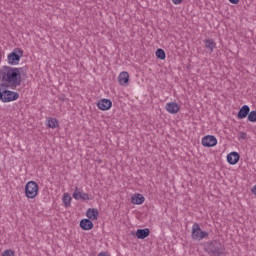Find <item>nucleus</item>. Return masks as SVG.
Here are the masks:
<instances>
[{
    "mask_svg": "<svg viewBox=\"0 0 256 256\" xmlns=\"http://www.w3.org/2000/svg\"><path fill=\"white\" fill-rule=\"evenodd\" d=\"M22 69L23 68L3 66L0 69V80L2 81L1 87H10V89H17V87H21Z\"/></svg>",
    "mask_w": 256,
    "mask_h": 256,
    "instance_id": "f257e3e1",
    "label": "nucleus"
},
{
    "mask_svg": "<svg viewBox=\"0 0 256 256\" xmlns=\"http://www.w3.org/2000/svg\"><path fill=\"white\" fill-rule=\"evenodd\" d=\"M205 251L210 256H221L225 253V247L221 242L213 240L206 244Z\"/></svg>",
    "mask_w": 256,
    "mask_h": 256,
    "instance_id": "f03ea898",
    "label": "nucleus"
},
{
    "mask_svg": "<svg viewBox=\"0 0 256 256\" xmlns=\"http://www.w3.org/2000/svg\"><path fill=\"white\" fill-rule=\"evenodd\" d=\"M39 193V185L35 181H29L25 186V195L28 199H35Z\"/></svg>",
    "mask_w": 256,
    "mask_h": 256,
    "instance_id": "7ed1b4c3",
    "label": "nucleus"
},
{
    "mask_svg": "<svg viewBox=\"0 0 256 256\" xmlns=\"http://www.w3.org/2000/svg\"><path fill=\"white\" fill-rule=\"evenodd\" d=\"M191 237L195 241H201L202 239H205V237H209V233L201 230V226H199V223H194L192 226Z\"/></svg>",
    "mask_w": 256,
    "mask_h": 256,
    "instance_id": "20e7f679",
    "label": "nucleus"
},
{
    "mask_svg": "<svg viewBox=\"0 0 256 256\" xmlns=\"http://www.w3.org/2000/svg\"><path fill=\"white\" fill-rule=\"evenodd\" d=\"M21 57H23V49L15 48L10 54H8V64L9 65H19V61H21Z\"/></svg>",
    "mask_w": 256,
    "mask_h": 256,
    "instance_id": "39448f33",
    "label": "nucleus"
},
{
    "mask_svg": "<svg viewBox=\"0 0 256 256\" xmlns=\"http://www.w3.org/2000/svg\"><path fill=\"white\" fill-rule=\"evenodd\" d=\"M17 99H19V92L11 90L2 91V103H11V101H17Z\"/></svg>",
    "mask_w": 256,
    "mask_h": 256,
    "instance_id": "423d86ee",
    "label": "nucleus"
},
{
    "mask_svg": "<svg viewBox=\"0 0 256 256\" xmlns=\"http://www.w3.org/2000/svg\"><path fill=\"white\" fill-rule=\"evenodd\" d=\"M97 107L100 111H109L113 107V102L110 99L104 98L98 101Z\"/></svg>",
    "mask_w": 256,
    "mask_h": 256,
    "instance_id": "0eeeda50",
    "label": "nucleus"
},
{
    "mask_svg": "<svg viewBox=\"0 0 256 256\" xmlns=\"http://www.w3.org/2000/svg\"><path fill=\"white\" fill-rule=\"evenodd\" d=\"M203 147H215L217 145V138L213 135H207L202 138Z\"/></svg>",
    "mask_w": 256,
    "mask_h": 256,
    "instance_id": "6e6552de",
    "label": "nucleus"
},
{
    "mask_svg": "<svg viewBox=\"0 0 256 256\" xmlns=\"http://www.w3.org/2000/svg\"><path fill=\"white\" fill-rule=\"evenodd\" d=\"M78 190L79 188L76 187V190L72 195L73 199H76V201H79V199H81L82 201H91V197H89V194L78 192Z\"/></svg>",
    "mask_w": 256,
    "mask_h": 256,
    "instance_id": "1a4fd4ad",
    "label": "nucleus"
},
{
    "mask_svg": "<svg viewBox=\"0 0 256 256\" xmlns=\"http://www.w3.org/2000/svg\"><path fill=\"white\" fill-rule=\"evenodd\" d=\"M93 227V221H91L89 218H85L80 221V229L83 231H91Z\"/></svg>",
    "mask_w": 256,
    "mask_h": 256,
    "instance_id": "9d476101",
    "label": "nucleus"
},
{
    "mask_svg": "<svg viewBox=\"0 0 256 256\" xmlns=\"http://www.w3.org/2000/svg\"><path fill=\"white\" fill-rule=\"evenodd\" d=\"M165 109L168 113H171V115H175L179 113V104L175 102H169L166 104Z\"/></svg>",
    "mask_w": 256,
    "mask_h": 256,
    "instance_id": "9b49d317",
    "label": "nucleus"
},
{
    "mask_svg": "<svg viewBox=\"0 0 256 256\" xmlns=\"http://www.w3.org/2000/svg\"><path fill=\"white\" fill-rule=\"evenodd\" d=\"M240 156L237 152H230L227 155V162L229 165H237L239 163Z\"/></svg>",
    "mask_w": 256,
    "mask_h": 256,
    "instance_id": "f8f14e48",
    "label": "nucleus"
},
{
    "mask_svg": "<svg viewBox=\"0 0 256 256\" xmlns=\"http://www.w3.org/2000/svg\"><path fill=\"white\" fill-rule=\"evenodd\" d=\"M251 111V108L248 105H244L240 108L237 114L238 119H245L249 116V112Z\"/></svg>",
    "mask_w": 256,
    "mask_h": 256,
    "instance_id": "ddd939ff",
    "label": "nucleus"
},
{
    "mask_svg": "<svg viewBox=\"0 0 256 256\" xmlns=\"http://www.w3.org/2000/svg\"><path fill=\"white\" fill-rule=\"evenodd\" d=\"M86 217H88L90 221H97L99 218V210L95 208H89L86 212Z\"/></svg>",
    "mask_w": 256,
    "mask_h": 256,
    "instance_id": "4468645a",
    "label": "nucleus"
},
{
    "mask_svg": "<svg viewBox=\"0 0 256 256\" xmlns=\"http://www.w3.org/2000/svg\"><path fill=\"white\" fill-rule=\"evenodd\" d=\"M118 81L120 85L127 86L129 85V73L128 72H121L118 76Z\"/></svg>",
    "mask_w": 256,
    "mask_h": 256,
    "instance_id": "2eb2a0df",
    "label": "nucleus"
},
{
    "mask_svg": "<svg viewBox=\"0 0 256 256\" xmlns=\"http://www.w3.org/2000/svg\"><path fill=\"white\" fill-rule=\"evenodd\" d=\"M151 234V230L149 228L138 229L136 231L137 239H147V237Z\"/></svg>",
    "mask_w": 256,
    "mask_h": 256,
    "instance_id": "dca6fc26",
    "label": "nucleus"
},
{
    "mask_svg": "<svg viewBox=\"0 0 256 256\" xmlns=\"http://www.w3.org/2000/svg\"><path fill=\"white\" fill-rule=\"evenodd\" d=\"M131 203L133 205H143L145 203V197L142 194H135L131 197Z\"/></svg>",
    "mask_w": 256,
    "mask_h": 256,
    "instance_id": "f3484780",
    "label": "nucleus"
},
{
    "mask_svg": "<svg viewBox=\"0 0 256 256\" xmlns=\"http://www.w3.org/2000/svg\"><path fill=\"white\" fill-rule=\"evenodd\" d=\"M204 45H205L206 49H208V51H210V53H213V50L217 48V43H215V40H213L211 38L204 40Z\"/></svg>",
    "mask_w": 256,
    "mask_h": 256,
    "instance_id": "a211bd4d",
    "label": "nucleus"
},
{
    "mask_svg": "<svg viewBox=\"0 0 256 256\" xmlns=\"http://www.w3.org/2000/svg\"><path fill=\"white\" fill-rule=\"evenodd\" d=\"M62 201L64 203V207H71V201H73V198L69 196V193H64Z\"/></svg>",
    "mask_w": 256,
    "mask_h": 256,
    "instance_id": "6ab92c4d",
    "label": "nucleus"
},
{
    "mask_svg": "<svg viewBox=\"0 0 256 256\" xmlns=\"http://www.w3.org/2000/svg\"><path fill=\"white\" fill-rule=\"evenodd\" d=\"M48 127H50V129H57V127H59V120H57V118H50L48 120Z\"/></svg>",
    "mask_w": 256,
    "mask_h": 256,
    "instance_id": "aec40b11",
    "label": "nucleus"
},
{
    "mask_svg": "<svg viewBox=\"0 0 256 256\" xmlns=\"http://www.w3.org/2000/svg\"><path fill=\"white\" fill-rule=\"evenodd\" d=\"M156 57H157V59L164 60L167 57V55L165 54V50H163L161 48L157 49L156 50Z\"/></svg>",
    "mask_w": 256,
    "mask_h": 256,
    "instance_id": "412c9836",
    "label": "nucleus"
},
{
    "mask_svg": "<svg viewBox=\"0 0 256 256\" xmlns=\"http://www.w3.org/2000/svg\"><path fill=\"white\" fill-rule=\"evenodd\" d=\"M247 119L250 121V123H256V110L248 112Z\"/></svg>",
    "mask_w": 256,
    "mask_h": 256,
    "instance_id": "4be33fe9",
    "label": "nucleus"
},
{
    "mask_svg": "<svg viewBox=\"0 0 256 256\" xmlns=\"http://www.w3.org/2000/svg\"><path fill=\"white\" fill-rule=\"evenodd\" d=\"M2 256H15V251L13 250H5Z\"/></svg>",
    "mask_w": 256,
    "mask_h": 256,
    "instance_id": "5701e85b",
    "label": "nucleus"
},
{
    "mask_svg": "<svg viewBox=\"0 0 256 256\" xmlns=\"http://www.w3.org/2000/svg\"><path fill=\"white\" fill-rule=\"evenodd\" d=\"M238 139H247V132H240Z\"/></svg>",
    "mask_w": 256,
    "mask_h": 256,
    "instance_id": "b1692460",
    "label": "nucleus"
},
{
    "mask_svg": "<svg viewBox=\"0 0 256 256\" xmlns=\"http://www.w3.org/2000/svg\"><path fill=\"white\" fill-rule=\"evenodd\" d=\"M172 3H174V5H179L183 3V0H172Z\"/></svg>",
    "mask_w": 256,
    "mask_h": 256,
    "instance_id": "393cba45",
    "label": "nucleus"
},
{
    "mask_svg": "<svg viewBox=\"0 0 256 256\" xmlns=\"http://www.w3.org/2000/svg\"><path fill=\"white\" fill-rule=\"evenodd\" d=\"M232 5H237L239 3V0H229Z\"/></svg>",
    "mask_w": 256,
    "mask_h": 256,
    "instance_id": "a878e982",
    "label": "nucleus"
},
{
    "mask_svg": "<svg viewBox=\"0 0 256 256\" xmlns=\"http://www.w3.org/2000/svg\"><path fill=\"white\" fill-rule=\"evenodd\" d=\"M251 192H252L254 195H256V185H254V186L252 187Z\"/></svg>",
    "mask_w": 256,
    "mask_h": 256,
    "instance_id": "bb28decb",
    "label": "nucleus"
},
{
    "mask_svg": "<svg viewBox=\"0 0 256 256\" xmlns=\"http://www.w3.org/2000/svg\"><path fill=\"white\" fill-rule=\"evenodd\" d=\"M98 256H109V255H107L106 252H100V253L98 254Z\"/></svg>",
    "mask_w": 256,
    "mask_h": 256,
    "instance_id": "cd10ccee",
    "label": "nucleus"
},
{
    "mask_svg": "<svg viewBox=\"0 0 256 256\" xmlns=\"http://www.w3.org/2000/svg\"><path fill=\"white\" fill-rule=\"evenodd\" d=\"M0 101H3V92L0 90Z\"/></svg>",
    "mask_w": 256,
    "mask_h": 256,
    "instance_id": "c85d7f7f",
    "label": "nucleus"
}]
</instances>
